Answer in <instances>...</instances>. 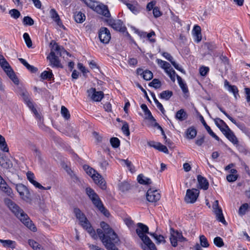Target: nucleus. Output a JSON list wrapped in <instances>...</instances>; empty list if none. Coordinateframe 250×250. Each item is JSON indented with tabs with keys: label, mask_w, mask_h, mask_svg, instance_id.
Instances as JSON below:
<instances>
[{
	"label": "nucleus",
	"mask_w": 250,
	"mask_h": 250,
	"mask_svg": "<svg viewBox=\"0 0 250 250\" xmlns=\"http://www.w3.org/2000/svg\"><path fill=\"white\" fill-rule=\"evenodd\" d=\"M4 203L8 208L27 228L33 232L37 231V228L32 221L24 211L20 208L17 205L8 198L4 200Z\"/></svg>",
	"instance_id": "1"
},
{
	"label": "nucleus",
	"mask_w": 250,
	"mask_h": 250,
	"mask_svg": "<svg viewBox=\"0 0 250 250\" xmlns=\"http://www.w3.org/2000/svg\"><path fill=\"white\" fill-rule=\"evenodd\" d=\"M50 45L51 46L52 48L49 55L47 57V59L49 61L50 65L57 68H62V65L59 59V56H61L62 54H66L67 55L70 56L69 53L54 41L51 42Z\"/></svg>",
	"instance_id": "2"
},
{
	"label": "nucleus",
	"mask_w": 250,
	"mask_h": 250,
	"mask_svg": "<svg viewBox=\"0 0 250 250\" xmlns=\"http://www.w3.org/2000/svg\"><path fill=\"white\" fill-rule=\"evenodd\" d=\"M86 194L92 202L94 205L101 211L105 216L109 217L110 213L109 211L104 207L98 195L91 188L88 187L85 189Z\"/></svg>",
	"instance_id": "3"
},
{
	"label": "nucleus",
	"mask_w": 250,
	"mask_h": 250,
	"mask_svg": "<svg viewBox=\"0 0 250 250\" xmlns=\"http://www.w3.org/2000/svg\"><path fill=\"white\" fill-rule=\"evenodd\" d=\"M74 212L83 228L86 230L93 239H96L97 236L95 234V230L84 214L78 208H74Z\"/></svg>",
	"instance_id": "4"
},
{
	"label": "nucleus",
	"mask_w": 250,
	"mask_h": 250,
	"mask_svg": "<svg viewBox=\"0 0 250 250\" xmlns=\"http://www.w3.org/2000/svg\"><path fill=\"white\" fill-rule=\"evenodd\" d=\"M83 168L85 172L90 176L94 183L100 187L102 189L106 188V182L103 177L96 170L88 165H84Z\"/></svg>",
	"instance_id": "5"
},
{
	"label": "nucleus",
	"mask_w": 250,
	"mask_h": 250,
	"mask_svg": "<svg viewBox=\"0 0 250 250\" xmlns=\"http://www.w3.org/2000/svg\"><path fill=\"white\" fill-rule=\"evenodd\" d=\"M136 232L138 236L144 243V245L142 246V248L143 247L148 246L150 245V244L153 243L149 239V238L147 235H146V234H150V233L148 231V228L147 226L141 223H138L137 224Z\"/></svg>",
	"instance_id": "6"
},
{
	"label": "nucleus",
	"mask_w": 250,
	"mask_h": 250,
	"mask_svg": "<svg viewBox=\"0 0 250 250\" xmlns=\"http://www.w3.org/2000/svg\"><path fill=\"white\" fill-rule=\"evenodd\" d=\"M17 191L19 193L21 198L27 203H30L32 197L30 192L27 188L22 184H17L16 186Z\"/></svg>",
	"instance_id": "7"
},
{
	"label": "nucleus",
	"mask_w": 250,
	"mask_h": 250,
	"mask_svg": "<svg viewBox=\"0 0 250 250\" xmlns=\"http://www.w3.org/2000/svg\"><path fill=\"white\" fill-rule=\"evenodd\" d=\"M169 239L171 245L174 247L177 246L178 241L184 242L187 241L186 238L183 237L182 232L175 230L173 228L170 229Z\"/></svg>",
	"instance_id": "8"
},
{
	"label": "nucleus",
	"mask_w": 250,
	"mask_h": 250,
	"mask_svg": "<svg viewBox=\"0 0 250 250\" xmlns=\"http://www.w3.org/2000/svg\"><path fill=\"white\" fill-rule=\"evenodd\" d=\"M0 65L3 68V70L6 73L7 76L10 78V79L14 82L16 84H19V80L17 77L16 76L14 72L9 65L8 62L6 60L3 61L1 63H0Z\"/></svg>",
	"instance_id": "9"
},
{
	"label": "nucleus",
	"mask_w": 250,
	"mask_h": 250,
	"mask_svg": "<svg viewBox=\"0 0 250 250\" xmlns=\"http://www.w3.org/2000/svg\"><path fill=\"white\" fill-rule=\"evenodd\" d=\"M199 190L196 188L188 189L185 197V201L187 203H195L199 195Z\"/></svg>",
	"instance_id": "10"
},
{
	"label": "nucleus",
	"mask_w": 250,
	"mask_h": 250,
	"mask_svg": "<svg viewBox=\"0 0 250 250\" xmlns=\"http://www.w3.org/2000/svg\"><path fill=\"white\" fill-rule=\"evenodd\" d=\"M212 208L213 212L216 215L217 220L224 224H226L227 223L223 216L222 210L219 206V202L218 200H215L214 202L212 205Z\"/></svg>",
	"instance_id": "11"
},
{
	"label": "nucleus",
	"mask_w": 250,
	"mask_h": 250,
	"mask_svg": "<svg viewBox=\"0 0 250 250\" xmlns=\"http://www.w3.org/2000/svg\"><path fill=\"white\" fill-rule=\"evenodd\" d=\"M88 96L90 99L95 102H100L104 97V93L102 91H96L94 88H91L87 90Z\"/></svg>",
	"instance_id": "12"
},
{
	"label": "nucleus",
	"mask_w": 250,
	"mask_h": 250,
	"mask_svg": "<svg viewBox=\"0 0 250 250\" xmlns=\"http://www.w3.org/2000/svg\"><path fill=\"white\" fill-rule=\"evenodd\" d=\"M108 22L109 24L116 31L124 33L126 30L123 22L120 20H110Z\"/></svg>",
	"instance_id": "13"
},
{
	"label": "nucleus",
	"mask_w": 250,
	"mask_h": 250,
	"mask_svg": "<svg viewBox=\"0 0 250 250\" xmlns=\"http://www.w3.org/2000/svg\"><path fill=\"white\" fill-rule=\"evenodd\" d=\"M146 197L150 202H156L160 199L161 194L157 190L150 188L147 190Z\"/></svg>",
	"instance_id": "14"
},
{
	"label": "nucleus",
	"mask_w": 250,
	"mask_h": 250,
	"mask_svg": "<svg viewBox=\"0 0 250 250\" xmlns=\"http://www.w3.org/2000/svg\"><path fill=\"white\" fill-rule=\"evenodd\" d=\"M99 38L102 42L107 43L111 39V35L109 30L105 27L101 28L99 33Z\"/></svg>",
	"instance_id": "15"
},
{
	"label": "nucleus",
	"mask_w": 250,
	"mask_h": 250,
	"mask_svg": "<svg viewBox=\"0 0 250 250\" xmlns=\"http://www.w3.org/2000/svg\"><path fill=\"white\" fill-rule=\"evenodd\" d=\"M113 237H111L106 241L103 242V245L107 250H119V249L116 247L115 244H118L120 242V239L118 235L117 236V240H113L112 238Z\"/></svg>",
	"instance_id": "16"
},
{
	"label": "nucleus",
	"mask_w": 250,
	"mask_h": 250,
	"mask_svg": "<svg viewBox=\"0 0 250 250\" xmlns=\"http://www.w3.org/2000/svg\"><path fill=\"white\" fill-rule=\"evenodd\" d=\"M222 133L226 138L234 145L238 144V141L237 138L228 126H226V129L222 130Z\"/></svg>",
	"instance_id": "17"
},
{
	"label": "nucleus",
	"mask_w": 250,
	"mask_h": 250,
	"mask_svg": "<svg viewBox=\"0 0 250 250\" xmlns=\"http://www.w3.org/2000/svg\"><path fill=\"white\" fill-rule=\"evenodd\" d=\"M100 226L106 235H110V237H113L114 238H112L113 240H117V234L109 225L104 222H102L100 224Z\"/></svg>",
	"instance_id": "18"
},
{
	"label": "nucleus",
	"mask_w": 250,
	"mask_h": 250,
	"mask_svg": "<svg viewBox=\"0 0 250 250\" xmlns=\"http://www.w3.org/2000/svg\"><path fill=\"white\" fill-rule=\"evenodd\" d=\"M94 11L105 17L108 18L110 16V14L107 6L103 4L96 5Z\"/></svg>",
	"instance_id": "19"
},
{
	"label": "nucleus",
	"mask_w": 250,
	"mask_h": 250,
	"mask_svg": "<svg viewBox=\"0 0 250 250\" xmlns=\"http://www.w3.org/2000/svg\"><path fill=\"white\" fill-rule=\"evenodd\" d=\"M198 188L203 190H207L208 188L209 183L207 179L203 176L199 175L197 176Z\"/></svg>",
	"instance_id": "20"
},
{
	"label": "nucleus",
	"mask_w": 250,
	"mask_h": 250,
	"mask_svg": "<svg viewBox=\"0 0 250 250\" xmlns=\"http://www.w3.org/2000/svg\"><path fill=\"white\" fill-rule=\"evenodd\" d=\"M0 188L1 190L5 192L7 195L10 196L12 193V190L7 185L5 181L0 176Z\"/></svg>",
	"instance_id": "21"
},
{
	"label": "nucleus",
	"mask_w": 250,
	"mask_h": 250,
	"mask_svg": "<svg viewBox=\"0 0 250 250\" xmlns=\"http://www.w3.org/2000/svg\"><path fill=\"white\" fill-rule=\"evenodd\" d=\"M50 14L52 19L57 23L60 27L64 28V26L62 24L60 17L57 12L54 9H51L50 11Z\"/></svg>",
	"instance_id": "22"
},
{
	"label": "nucleus",
	"mask_w": 250,
	"mask_h": 250,
	"mask_svg": "<svg viewBox=\"0 0 250 250\" xmlns=\"http://www.w3.org/2000/svg\"><path fill=\"white\" fill-rule=\"evenodd\" d=\"M0 243L2 244V246L6 248H10L14 250L16 248L17 243L15 241L11 240H3L0 239Z\"/></svg>",
	"instance_id": "23"
},
{
	"label": "nucleus",
	"mask_w": 250,
	"mask_h": 250,
	"mask_svg": "<svg viewBox=\"0 0 250 250\" xmlns=\"http://www.w3.org/2000/svg\"><path fill=\"white\" fill-rule=\"evenodd\" d=\"M200 120L209 135L216 140L219 141V138L212 131L210 127L207 124L202 116H200Z\"/></svg>",
	"instance_id": "24"
},
{
	"label": "nucleus",
	"mask_w": 250,
	"mask_h": 250,
	"mask_svg": "<svg viewBox=\"0 0 250 250\" xmlns=\"http://www.w3.org/2000/svg\"><path fill=\"white\" fill-rule=\"evenodd\" d=\"M27 179L37 188H42V186L34 180V175L31 172L28 171L26 174Z\"/></svg>",
	"instance_id": "25"
},
{
	"label": "nucleus",
	"mask_w": 250,
	"mask_h": 250,
	"mask_svg": "<svg viewBox=\"0 0 250 250\" xmlns=\"http://www.w3.org/2000/svg\"><path fill=\"white\" fill-rule=\"evenodd\" d=\"M97 234L95 233L97 237H99L101 241H102V243H103V242L106 241L108 239H109L110 237V235H106L103 229H97ZM95 232H96L95 231ZM98 238V237H97ZM96 238V239H97Z\"/></svg>",
	"instance_id": "26"
},
{
	"label": "nucleus",
	"mask_w": 250,
	"mask_h": 250,
	"mask_svg": "<svg viewBox=\"0 0 250 250\" xmlns=\"http://www.w3.org/2000/svg\"><path fill=\"white\" fill-rule=\"evenodd\" d=\"M225 87H228V90L233 94L235 98L236 99L237 95H238L237 87L235 85H230L227 81L225 82Z\"/></svg>",
	"instance_id": "27"
},
{
	"label": "nucleus",
	"mask_w": 250,
	"mask_h": 250,
	"mask_svg": "<svg viewBox=\"0 0 250 250\" xmlns=\"http://www.w3.org/2000/svg\"><path fill=\"white\" fill-rule=\"evenodd\" d=\"M194 36L195 41L197 42H200L202 40V35L201 33V28L198 25H195L193 28Z\"/></svg>",
	"instance_id": "28"
},
{
	"label": "nucleus",
	"mask_w": 250,
	"mask_h": 250,
	"mask_svg": "<svg viewBox=\"0 0 250 250\" xmlns=\"http://www.w3.org/2000/svg\"><path fill=\"white\" fill-rule=\"evenodd\" d=\"M188 115L183 109L178 110L175 115V118L180 121H183L187 119Z\"/></svg>",
	"instance_id": "29"
},
{
	"label": "nucleus",
	"mask_w": 250,
	"mask_h": 250,
	"mask_svg": "<svg viewBox=\"0 0 250 250\" xmlns=\"http://www.w3.org/2000/svg\"><path fill=\"white\" fill-rule=\"evenodd\" d=\"M137 181L140 184L143 185H149L151 183V180L145 177L142 174H140L138 176Z\"/></svg>",
	"instance_id": "30"
},
{
	"label": "nucleus",
	"mask_w": 250,
	"mask_h": 250,
	"mask_svg": "<svg viewBox=\"0 0 250 250\" xmlns=\"http://www.w3.org/2000/svg\"><path fill=\"white\" fill-rule=\"evenodd\" d=\"M197 134V131L195 128L193 127H190L186 131V136L189 139H193Z\"/></svg>",
	"instance_id": "31"
},
{
	"label": "nucleus",
	"mask_w": 250,
	"mask_h": 250,
	"mask_svg": "<svg viewBox=\"0 0 250 250\" xmlns=\"http://www.w3.org/2000/svg\"><path fill=\"white\" fill-rule=\"evenodd\" d=\"M0 149L3 152H8L9 148L5 141V139L0 134Z\"/></svg>",
	"instance_id": "32"
},
{
	"label": "nucleus",
	"mask_w": 250,
	"mask_h": 250,
	"mask_svg": "<svg viewBox=\"0 0 250 250\" xmlns=\"http://www.w3.org/2000/svg\"><path fill=\"white\" fill-rule=\"evenodd\" d=\"M156 62L159 65V66L163 69H164L165 71L168 70L169 69H171V66L170 64L164 61H162L160 59H157L156 60Z\"/></svg>",
	"instance_id": "33"
},
{
	"label": "nucleus",
	"mask_w": 250,
	"mask_h": 250,
	"mask_svg": "<svg viewBox=\"0 0 250 250\" xmlns=\"http://www.w3.org/2000/svg\"><path fill=\"white\" fill-rule=\"evenodd\" d=\"M28 244L34 250H45L42 246L33 240H29Z\"/></svg>",
	"instance_id": "34"
},
{
	"label": "nucleus",
	"mask_w": 250,
	"mask_h": 250,
	"mask_svg": "<svg viewBox=\"0 0 250 250\" xmlns=\"http://www.w3.org/2000/svg\"><path fill=\"white\" fill-rule=\"evenodd\" d=\"M177 79L178 80V83L181 88L182 89L183 92L185 94L188 93V88L186 84L183 81L182 78L180 77L179 75H177Z\"/></svg>",
	"instance_id": "35"
},
{
	"label": "nucleus",
	"mask_w": 250,
	"mask_h": 250,
	"mask_svg": "<svg viewBox=\"0 0 250 250\" xmlns=\"http://www.w3.org/2000/svg\"><path fill=\"white\" fill-rule=\"evenodd\" d=\"M214 122L216 126L222 132L223 129H226V126H228L222 120L219 118H216L214 119Z\"/></svg>",
	"instance_id": "36"
},
{
	"label": "nucleus",
	"mask_w": 250,
	"mask_h": 250,
	"mask_svg": "<svg viewBox=\"0 0 250 250\" xmlns=\"http://www.w3.org/2000/svg\"><path fill=\"white\" fill-rule=\"evenodd\" d=\"M148 121L149 125L153 127H157L158 129H160L162 131V134L164 136L165 139L166 140L167 139V137L165 134L162 128L158 125V123H156L155 118L153 117V119L149 120Z\"/></svg>",
	"instance_id": "37"
},
{
	"label": "nucleus",
	"mask_w": 250,
	"mask_h": 250,
	"mask_svg": "<svg viewBox=\"0 0 250 250\" xmlns=\"http://www.w3.org/2000/svg\"><path fill=\"white\" fill-rule=\"evenodd\" d=\"M74 19L77 22L82 23L85 20V17L84 14L81 12H78L74 15Z\"/></svg>",
	"instance_id": "38"
},
{
	"label": "nucleus",
	"mask_w": 250,
	"mask_h": 250,
	"mask_svg": "<svg viewBox=\"0 0 250 250\" xmlns=\"http://www.w3.org/2000/svg\"><path fill=\"white\" fill-rule=\"evenodd\" d=\"M150 235L156 240V243L158 244L164 243L166 242L164 237L161 235H158L155 233H150Z\"/></svg>",
	"instance_id": "39"
},
{
	"label": "nucleus",
	"mask_w": 250,
	"mask_h": 250,
	"mask_svg": "<svg viewBox=\"0 0 250 250\" xmlns=\"http://www.w3.org/2000/svg\"><path fill=\"white\" fill-rule=\"evenodd\" d=\"M173 93L171 91L166 90L163 91L160 93V96L161 98L165 99L166 100H168L172 96Z\"/></svg>",
	"instance_id": "40"
},
{
	"label": "nucleus",
	"mask_w": 250,
	"mask_h": 250,
	"mask_svg": "<svg viewBox=\"0 0 250 250\" xmlns=\"http://www.w3.org/2000/svg\"><path fill=\"white\" fill-rule=\"evenodd\" d=\"M84 4L89 7L90 8L92 9L93 10L95 9L96 7V4H97V2L93 0H82Z\"/></svg>",
	"instance_id": "41"
},
{
	"label": "nucleus",
	"mask_w": 250,
	"mask_h": 250,
	"mask_svg": "<svg viewBox=\"0 0 250 250\" xmlns=\"http://www.w3.org/2000/svg\"><path fill=\"white\" fill-rule=\"evenodd\" d=\"M165 72L169 77L172 82H174L175 81V77H177V75L176 74L175 71L172 67L171 69H169L168 70H166Z\"/></svg>",
	"instance_id": "42"
},
{
	"label": "nucleus",
	"mask_w": 250,
	"mask_h": 250,
	"mask_svg": "<svg viewBox=\"0 0 250 250\" xmlns=\"http://www.w3.org/2000/svg\"><path fill=\"white\" fill-rule=\"evenodd\" d=\"M28 106L32 110L36 117L38 118H40L39 114L38 113L36 108H34L33 104L30 101V99L25 102Z\"/></svg>",
	"instance_id": "43"
},
{
	"label": "nucleus",
	"mask_w": 250,
	"mask_h": 250,
	"mask_svg": "<svg viewBox=\"0 0 250 250\" xmlns=\"http://www.w3.org/2000/svg\"><path fill=\"white\" fill-rule=\"evenodd\" d=\"M53 77V74L51 72V71H44L42 73L41 75V77L42 79L43 80L47 79L48 80H50L51 79V78Z\"/></svg>",
	"instance_id": "44"
},
{
	"label": "nucleus",
	"mask_w": 250,
	"mask_h": 250,
	"mask_svg": "<svg viewBox=\"0 0 250 250\" xmlns=\"http://www.w3.org/2000/svg\"><path fill=\"white\" fill-rule=\"evenodd\" d=\"M61 114L66 120L69 119L70 117L68 110L64 106H62L61 107Z\"/></svg>",
	"instance_id": "45"
},
{
	"label": "nucleus",
	"mask_w": 250,
	"mask_h": 250,
	"mask_svg": "<svg viewBox=\"0 0 250 250\" xmlns=\"http://www.w3.org/2000/svg\"><path fill=\"white\" fill-rule=\"evenodd\" d=\"M142 75L143 78L146 81L150 80L153 78V73L149 70L144 71Z\"/></svg>",
	"instance_id": "46"
},
{
	"label": "nucleus",
	"mask_w": 250,
	"mask_h": 250,
	"mask_svg": "<svg viewBox=\"0 0 250 250\" xmlns=\"http://www.w3.org/2000/svg\"><path fill=\"white\" fill-rule=\"evenodd\" d=\"M200 245L202 247L207 248L209 246V243L207 239L204 235H201L200 236Z\"/></svg>",
	"instance_id": "47"
},
{
	"label": "nucleus",
	"mask_w": 250,
	"mask_h": 250,
	"mask_svg": "<svg viewBox=\"0 0 250 250\" xmlns=\"http://www.w3.org/2000/svg\"><path fill=\"white\" fill-rule=\"evenodd\" d=\"M23 37L27 46L29 48L31 47L32 45V42L28 34L27 33H24Z\"/></svg>",
	"instance_id": "48"
},
{
	"label": "nucleus",
	"mask_w": 250,
	"mask_h": 250,
	"mask_svg": "<svg viewBox=\"0 0 250 250\" xmlns=\"http://www.w3.org/2000/svg\"><path fill=\"white\" fill-rule=\"evenodd\" d=\"M155 146V149L159 150V151H162L165 153H168V150L167 147L161 144L160 143H158L157 146Z\"/></svg>",
	"instance_id": "49"
},
{
	"label": "nucleus",
	"mask_w": 250,
	"mask_h": 250,
	"mask_svg": "<svg viewBox=\"0 0 250 250\" xmlns=\"http://www.w3.org/2000/svg\"><path fill=\"white\" fill-rule=\"evenodd\" d=\"M110 142L113 147L117 148L120 146V140L116 137L111 138Z\"/></svg>",
	"instance_id": "50"
},
{
	"label": "nucleus",
	"mask_w": 250,
	"mask_h": 250,
	"mask_svg": "<svg viewBox=\"0 0 250 250\" xmlns=\"http://www.w3.org/2000/svg\"><path fill=\"white\" fill-rule=\"evenodd\" d=\"M149 86H152L155 88H159L161 85V82L157 79H154L149 83Z\"/></svg>",
	"instance_id": "51"
},
{
	"label": "nucleus",
	"mask_w": 250,
	"mask_h": 250,
	"mask_svg": "<svg viewBox=\"0 0 250 250\" xmlns=\"http://www.w3.org/2000/svg\"><path fill=\"white\" fill-rule=\"evenodd\" d=\"M214 244L218 247H222L224 245L223 239L220 237L214 239Z\"/></svg>",
	"instance_id": "52"
},
{
	"label": "nucleus",
	"mask_w": 250,
	"mask_h": 250,
	"mask_svg": "<svg viewBox=\"0 0 250 250\" xmlns=\"http://www.w3.org/2000/svg\"><path fill=\"white\" fill-rule=\"evenodd\" d=\"M10 16L15 19H18L21 15L20 12L17 9H13L9 11Z\"/></svg>",
	"instance_id": "53"
},
{
	"label": "nucleus",
	"mask_w": 250,
	"mask_h": 250,
	"mask_svg": "<svg viewBox=\"0 0 250 250\" xmlns=\"http://www.w3.org/2000/svg\"><path fill=\"white\" fill-rule=\"evenodd\" d=\"M122 130L123 133L128 136L130 135V132L129 130V125L126 122H124L122 127Z\"/></svg>",
	"instance_id": "54"
},
{
	"label": "nucleus",
	"mask_w": 250,
	"mask_h": 250,
	"mask_svg": "<svg viewBox=\"0 0 250 250\" xmlns=\"http://www.w3.org/2000/svg\"><path fill=\"white\" fill-rule=\"evenodd\" d=\"M248 207H249V205L247 203H245V204H244L243 205H242L239 208V213L241 215L244 214L246 213V212L248 208Z\"/></svg>",
	"instance_id": "55"
},
{
	"label": "nucleus",
	"mask_w": 250,
	"mask_h": 250,
	"mask_svg": "<svg viewBox=\"0 0 250 250\" xmlns=\"http://www.w3.org/2000/svg\"><path fill=\"white\" fill-rule=\"evenodd\" d=\"M23 22L25 25H32L34 24L33 19L28 16L25 17L23 18Z\"/></svg>",
	"instance_id": "56"
},
{
	"label": "nucleus",
	"mask_w": 250,
	"mask_h": 250,
	"mask_svg": "<svg viewBox=\"0 0 250 250\" xmlns=\"http://www.w3.org/2000/svg\"><path fill=\"white\" fill-rule=\"evenodd\" d=\"M122 161L124 162L126 167H127L128 169L131 172H134V167L132 166L131 162L127 160H122Z\"/></svg>",
	"instance_id": "57"
},
{
	"label": "nucleus",
	"mask_w": 250,
	"mask_h": 250,
	"mask_svg": "<svg viewBox=\"0 0 250 250\" xmlns=\"http://www.w3.org/2000/svg\"><path fill=\"white\" fill-rule=\"evenodd\" d=\"M238 178L237 174H229L227 176V180L229 182H233L235 181Z\"/></svg>",
	"instance_id": "58"
},
{
	"label": "nucleus",
	"mask_w": 250,
	"mask_h": 250,
	"mask_svg": "<svg viewBox=\"0 0 250 250\" xmlns=\"http://www.w3.org/2000/svg\"><path fill=\"white\" fill-rule=\"evenodd\" d=\"M100 165L101 169L104 171H105L107 167L109 166V163L107 161L103 160L100 163Z\"/></svg>",
	"instance_id": "59"
},
{
	"label": "nucleus",
	"mask_w": 250,
	"mask_h": 250,
	"mask_svg": "<svg viewBox=\"0 0 250 250\" xmlns=\"http://www.w3.org/2000/svg\"><path fill=\"white\" fill-rule=\"evenodd\" d=\"M209 71V68L206 66H202L200 67L199 71L200 74L202 76H205L207 75Z\"/></svg>",
	"instance_id": "60"
},
{
	"label": "nucleus",
	"mask_w": 250,
	"mask_h": 250,
	"mask_svg": "<svg viewBox=\"0 0 250 250\" xmlns=\"http://www.w3.org/2000/svg\"><path fill=\"white\" fill-rule=\"evenodd\" d=\"M154 101L156 104L157 107L160 110V111L163 113H164L165 111L162 104L158 101V100L156 98L155 96H154Z\"/></svg>",
	"instance_id": "61"
},
{
	"label": "nucleus",
	"mask_w": 250,
	"mask_h": 250,
	"mask_svg": "<svg viewBox=\"0 0 250 250\" xmlns=\"http://www.w3.org/2000/svg\"><path fill=\"white\" fill-rule=\"evenodd\" d=\"M153 13L154 15V16L156 18L160 17L162 13L160 11V9L157 7H155L153 9Z\"/></svg>",
	"instance_id": "62"
},
{
	"label": "nucleus",
	"mask_w": 250,
	"mask_h": 250,
	"mask_svg": "<svg viewBox=\"0 0 250 250\" xmlns=\"http://www.w3.org/2000/svg\"><path fill=\"white\" fill-rule=\"evenodd\" d=\"M143 249L144 250H157V249L154 243L150 244V245L148 246L143 247Z\"/></svg>",
	"instance_id": "63"
},
{
	"label": "nucleus",
	"mask_w": 250,
	"mask_h": 250,
	"mask_svg": "<svg viewBox=\"0 0 250 250\" xmlns=\"http://www.w3.org/2000/svg\"><path fill=\"white\" fill-rule=\"evenodd\" d=\"M245 92L246 94V100L248 102H250V88L246 87L244 89Z\"/></svg>",
	"instance_id": "64"
}]
</instances>
